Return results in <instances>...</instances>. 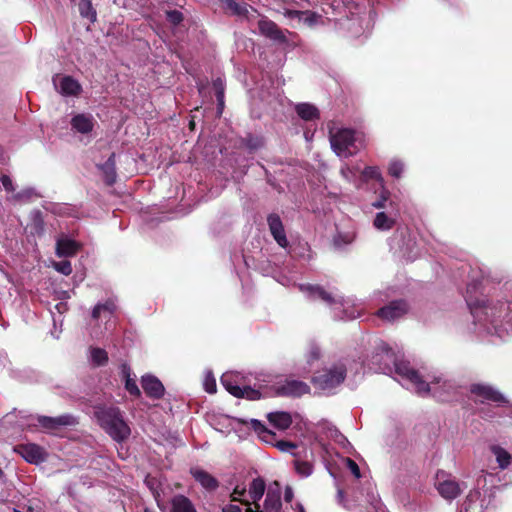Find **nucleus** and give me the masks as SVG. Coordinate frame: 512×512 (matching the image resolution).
<instances>
[{
    "instance_id": "29",
    "label": "nucleus",
    "mask_w": 512,
    "mask_h": 512,
    "mask_svg": "<svg viewBox=\"0 0 512 512\" xmlns=\"http://www.w3.org/2000/svg\"><path fill=\"white\" fill-rule=\"evenodd\" d=\"M172 512H196L192 502L183 495H176L171 501Z\"/></svg>"
},
{
    "instance_id": "63",
    "label": "nucleus",
    "mask_w": 512,
    "mask_h": 512,
    "mask_svg": "<svg viewBox=\"0 0 512 512\" xmlns=\"http://www.w3.org/2000/svg\"><path fill=\"white\" fill-rule=\"evenodd\" d=\"M342 494H343V493H342V491H341V490H339V491H338V496H339V497H342Z\"/></svg>"
},
{
    "instance_id": "55",
    "label": "nucleus",
    "mask_w": 512,
    "mask_h": 512,
    "mask_svg": "<svg viewBox=\"0 0 512 512\" xmlns=\"http://www.w3.org/2000/svg\"><path fill=\"white\" fill-rule=\"evenodd\" d=\"M371 505L374 509V512H388L382 505L381 501L377 499L375 496H372Z\"/></svg>"
},
{
    "instance_id": "45",
    "label": "nucleus",
    "mask_w": 512,
    "mask_h": 512,
    "mask_svg": "<svg viewBox=\"0 0 512 512\" xmlns=\"http://www.w3.org/2000/svg\"><path fill=\"white\" fill-rule=\"evenodd\" d=\"M53 268L63 274V275H70L72 273V265L71 262L68 260L60 261V262H54Z\"/></svg>"
},
{
    "instance_id": "18",
    "label": "nucleus",
    "mask_w": 512,
    "mask_h": 512,
    "mask_svg": "<svg viewBox=\"0 0 512 512\" xmlns=\"http://www.w3.org/2000/svg\"><path fill=\"white\" fill-rule=\"evenodd\" d=\"M141 384L144 392L151 398L160 399L164 395V386L155 376H142Z\"/></svg>"
},
{
    "instance_id": "42",
    "label": "nucleus",
    "mask_w": 512,
    "mask_h": 512,
    "mask_svg": "<svg viewBox=\"0 0 512 512\" xmlns=\"http://www.w3.org/2000/svg\"><path fill=\"white\" fill-rule=\"evenodd\" d=\"M294 467L301 477H308L313 473V465L307 461L295 460Z\"/></svg>"
},
{
    "instance_id": "35",
    "label": "nucleus",
    "mask_w": 512,
    "mask_h": 512,
    "mask_svg": "<svg viewBox=\"0 0 512 512\" xmlns=\"http://www.w3.org/2000/svg\"><path fill=\"white\" fill-rule=\"evenodd\" d=\"M435 487L444 499H448V474L444 470L437 471Z\"/></svg>"
},
{
    "instance_id": "33",
    "label": "nucleus",
    "mask_w": 512,
    "mask_h": 512,
    "mask_svg": "<svg viewBox=\"0 0 512 512\" xmlns=\"http://www.w3.org/2000/svg\"><path fill=\"white\" fill-rule=\"evenodd\" d=\"M78 10L82 18L88 19L91 23L97 20V12L90 0H80Z\"/></svg>"
},
{
    "instance_id": "48",
    "label": "nucleus",
    "mask_w": 512,
    "mask_h": 512,
    "mask_svg": "<svg viewBox=\"0 0 512 512\" xmlns=\"http://www.w3.org/2000/svg\"><path fill=\"white\" fill-rule=\"evenodd\" d=\"M204 389L206 392L212 394L216 392V381L215 378L208 373L204 380Z\"/></svg>"
},
{
    "instance_id": "12",
    "label": "nucleus",
    "mask_w": 512,
    "mask_h": 512,
    "mask_svg": "<svg viewBox=\"0 0 512 512\" xmlns=\"http://www.w3.org/2000/svg\"><path fill=\"white\" fill-rule=\"evenodd\" d=\"M282 507L281 493L278 489H269L266 493L263 505L248 507L245 512H280Z\"/></svg>"
},
{
    "instance_id": "24",
    "label": "nucleus",
    "mask_w": 512,
    "mask_h": 512,
    "mask_svg": "<svg viewBox=\"0 0 512 512\" xmlns=\"http://www.w3.org/2000/svg\"><path fill=\"white\" fill-rule=\"evenodd\" d=\"M145 484L146 486L149 488V490L151 491L156 503H157V506L162 509L163 507V502H164V498H163V491H162V484L161 482L156 478V477H152L150 475H148L146 478H145Z\"/></svg>"
},
{
    "instance_id": "1",
    "label": "nucleus",
    "mask_w": 512,
    "mask_h": 512,
    "mask_svg": "<svg viewBox=\"0 0 512 512\" xmlns=\"http://www.w3.org/2000/svg\"><path fill=\"white\" fill-rule=\"evenodd\" d=\"M371 361L383 373L390 372L393 364L401 385L416 394L420 396L430 395L438 401H446L448 392L446 389L447 381L444 377L433 374L429 375L427 380H424L408 362L397 361L392 349L383 341H380L377 345L376 353L372 356Z\"/></svg>"
},
{
    "instance_id": "34",
    "label": "nucleus",
    "mask_w": 512,
    "mask_h": 512,
    "mask_svg": "<svg viewBox=\"0 0 512 512\" xmlns=\"http://www.w3.org/2000/svg\"><path fill=\"white\" fill-rule=\"evenodd\" d=\"M250 426L258 434V436L265 442H270L272 438L275 436V434L271 430L266 428L265 425L257 419H251Z\"/></svg>"
},
{
    "instance_id": "53",
    "label": "nucleus",
    "mask_w": 512,
    "mask_h": 512,
    "mask_svg": "<svg viewBox=\"0 0 512 512\" xmlns=\"http://www.w3.org/2000/svg\"><path fill=\"white\" fill-rule=\"evenodd\" d=\"M346 461H347V467L349 468L351 473L356 478H360L361 474H360V469H359V466L357 465V463L350 458H348Z\"/></svg>"
},
{
    "instance_id": "6",
    "label": "nucleus",
    "mask_w": 512,
    "mask_h": 512,
    "mask_svg": "<svg viewBox=\"0 0 512 512\" xmlns=\"http://www.w3.org/2000/svg\"><path fill=\"white\" fill-rule=\"evenodd\" d=\"M330 143L333 151L341 158L355 155L364 145L363 136L348 128L340 129L336 133L330 132Z\"/></svg>"
},
{
    "instance_id": "50",
    "label": "nucleus",
    "mask_w": 512,
    "mask_h": 512,
    "mask_svg": "<svg viewBox=\"0 0 512 512\" xmlns=\"http://www.w3.org/2000/svg\"><path fill=\"white\" fill-rule=\"evenodd\" d=\"M275 446L282 452H292L297 447L295 443L284 440L278 441Z\"/></svg>"
},
{
    "instance_id": "2",
    "label": "nucleus",
    "mask_w": 512,
    "mask_h": 512,
    "mask_svg": "<svg viewBox=\"0 0 512 512\" xmlns=\"http://www.w3.org/2000/svg\"><path fill=\"white\" fill-rule=\"evenodd\" d=\"M298 289L310 300L321 301L328 305L333 316L340 320H353L363 314L365 306L355 299H344L337 290L326 289L320 285L298 284Z\"/></svg>"
},
{
    "instance_id": "9",
    "label": "nucleus",
    "mask_w": 512,
    "mask_h": 512,
    "mask_svg": "<svg viewBox=\"0 0 512 512\" xmlns=\"http://www.w3.org/2000/svg\"><path fill=\"white\" fill-rule=\"evenodd\" d=\"M470 392L481 402L506 403L507 400L502 393L494 387L486 384H472Z\"/></svg>"
},
{
    "instance_id": "31",
    "label": "nucleus",
    "mask_w": 512,
    "mask_h": 512,
    "mask_svg": "<svg viewBox=\"0 0 512 512\" xmlns=\"http://www.w3.org/2000/svg\"><path fill=\"white\" fill-rule=\"evenodd\" d=\"M490 449L491 452L495 455L500 469L504 470L511 464L512 456L504 448L501 446L493 445L490 447Z\"/></svg>"
},
{
    "instance_id": "20",
    "label": "nucleus",
    "mask_w": 512,
    "mask_h": 512,
    "mask_svg": "<svg viewBox=\"0 0 512 512\" xmlns=\"http://www.w3.org/2000/svg\"><path fill=\"white\" fill-rule=\"evenodd\" d=\"M79 248H80V246L75 240H73L65 235L59 237L56 240V255L58 257L73 256L77 253Z\"/></svg>"
},
{
    "instance_id": "52",
    "label": "nucleus",
    "mask_w": 512,
    "mask_h": 512,
    "mask_svg": "<svg viewBox=\"0 0 512 512\" xmlns=\"http://www.w3.org/2000/svg\"><path fill=\"white\" fill-rule=\"evenodd\" d=\"M0 181L4 187V189L8 192H13L15 190V187L13 185V182L11 180V178L7 175H3L1 178H0Z\"/></svg>"
},
{
    "instance_id": "23",
    "label": "nucleus",
    "mask_w": 512,
    "mask_h": 512,
    "mask_svg": "<svg viewBox=\"0 0 512 512\" xmlns=\"http://www.w3.org/2000/svg\"><path fill=\"white\" fill-rule=\"evenodd\" d=\"M285 15L291 19H297L308 27L315 26L321 19L320 15L311 11L288 10Z\"/></svg>"
},
{
    "instance_id": "25",
    "label": "nucleus",
    "mask_w": 512,
    "mask_h": 512,
    "mask_svg": "<svg viewBox=\"0 0 512 512\" xmlns=\"http://www.w3.org/2000/svg\"><path fill=\"white\" fill-rule=\"evenodd\" d=\"M269 422L280 430H285L292 424V417L288 412H272L268 414Z\"/></svg>"
},
{
    "instance_id": "62",
    "label": "nucleus",
    "mask_w": 512,
    "mask_h": 512,
    "mask_svg": "<svg viewBox=\"0 0 512 512\" xmlns=\"http://www.w3.org/2000/svg\"><path fill=\"white\" fill-rule=\"evenodd\" d=\"M299 512H305L303 506L299 505Z\"/></svg>"
},
{
    "instance_id": "15",
    "label": "nucleus",
    "mask_w": 512,
    "mask_h": 512,
    "mask_svg": "<svg viewBox=\"0 0 512 512\" xmlns=\"http://www.w3.org/2000/svg\"><path fill=\"white\" fill-rule=\"evenodd\" d=\"M267 223L269 226V231L276 243L281 248L287 249L289 242L286 237L285 229L280 217L277 214H270L267 217Z\"/></svg>"
},
{
    "instance_id": "30",
    "label": "nucleus",
    "mask_w": 512,
    "mask_h": 512,
    "mask_svg": "<svg viewBox=\"0 0 512 512\" xmlns=\"http://www.w3.org/2000/svg\"><path fill=\"white\" fill-rule=\"evenodd\" d=\"M100 169L102 170L105 182L108 185H112L116 180V169H115V154L112 153L110 157L107 159V161L100 166Z\"/></svg>"
},
{
    "instance_id": "56",
    "label": "nucleus",
    "mask_w": 512,
    "mask_h": 512,
    "mask_svg": "<svg viewBox=\"0 0 512 512\" xmlns=\"http://www.w3.org/2000/svg\"><path fill=\"white\" fill-rule=\"evenodd\" d=\"M222 512H242V509L234 504H227L223 506Z\"/></svg>"
},
{
    "instance_id": "44",
    "label": "nucleus",
    "mask_w": 512,
    "mask_h": 512,
    "mask_svg": "<svg viewBox=\"0 0 512 512\" xmlns=\"http://www.w3.org/2000/svg\"><path fill=\"white\" fill-rule=\"evenodd\" d=\"M467 303L472 313H475L477 309L482 308L485 310V315L496 317V314L492 311L493 309L487 305L486 301H477L476 303H472L470 300H467Z\"/></svg>"
},
{
    "instance_id": "37",
    "label": "nucleus",
    "mask_w": 512,
    "mask_h": 512,
    "mask_svg": "<svg viewBox=\"0 0 512 512\" xmlns=\"http://www.w3.org/2000/svg\"><path fill=\"white\" fill-rule=\"evenodd\" d=\"M89 359L94 366H103L108 362V354L102 348L92 347Z\"/></svg>"
},
{
    "instance_id": "54",
    "label": "nucleus",
    "mask_w": 512,
    "mask_h": 512,
    "mask_svg": "<svg viewBox=\"0 0 512 512\" xmlns=\"http://www.w3.org/2000/svg\"><path fill=\"white\" fill-rule=\"evenodd\" d=\"M461 494L459 484L450 480V500L458 497Z\"/></svg>"
},
{
    "instance_id": "27",
    "label": "nucleus",
    "mask_w": 512,
    "mask_h": 512,
    "mask_svg": "<svg viewBox=\"0 0 512 512\" xmlns=\"http://www.w3.org/2000/svg\"><path fill=\"white\" fill-rule=\"evenodd\" d=\"M360 172L359 166H350L348 164H343L340 169V173L342 177L348 182L353 184L355 187H360L361 178L358 176Z\"/></svg>"
},
{
    "instance_id": "26",
    "label": "nucleus",
    "mask_w": 512,
    "mask_h": 512,
    "mask_svg": "<svg viewBox=\"0 0 512 512\" xmlns=\"http://www.w3.org/2000/svg\"><path fill=\"white\" fill-rule=\"evenodd\" d=\"M265 492V482L260 479H254L250 485L248 490V499L251 500V505L253 504L256 507V504H259L258 501L262 498Z\"/></svg>"
},
{
    "instance_id": "47",
    "label": "nucleus",
    "mask_w": 512,
    "mask_h": 512,
    "mask_svg": "<svg viewBox=\"0 0 512 512\" xmlns=\"http://www.w3.org/2000/svg\"><path fill=\"white\" fill-rule=\"evenodd\" d=\"M125 380V389L133 396H140V390L135 382V380L131 378H126Z\"/></svg>"
},
{
    "instance_id": "57",
    "label": "nucleus",
    "mask_w": 512,
    "mask_h": 512,
    "mask_svg": "<svg viewBox=\"0 0 512 512\" xmlns=\"http://www.w3.org/2000/svg\"><path fill=\"white\" fill-rule=\"evenodd\" d=\"M121 374L124 379L131 378V374H132L131 369H130L129 365H127L126 363H123L121 365Z\"/></svg>"
},
{
    "instance_id": "13",
    "label": "nucleus",
    "mask_w": 512,
    "mask_h": 512,
    "mask_svg": "<svg viewBox=\"0 0 512 512\" xmlns=\"http://www.w3.org/2000/svg\"><path fill=\"white\" fill-rule=\"evenodd\" d=\"M408 312V304L404 300H396L377 311V316L386 321H394Z\"/></svg>"
},
{
    "instance_id": "7",
    "label": "nucleus",
    "mask_w": 512,
    "mask_h": 512,
    "mask_svg": "<svg viewBox=\"0 0 512 512\" xmlns=\"http://www.w3.org/2000/svg\"><path fill=\"white\" fill-rule=\"evenodd\" d=\"M221 384L233 396L248 400H258L261 392L246 384L245 377L239 372H226L221 376Z\"/></svg>"
},
{
    "instance_id": "49",
    "label": "nucleus",
    "mask_w": 512,
    "mask_h": 512,
    "mask_svg": "<svg viewBox=\"0 0 512 512\" xmlns=\"http://www.w3.org/2000/svg\"><path fill=\"white\" fill-rule=\"evenodd\" d=\"M167 19L174 25L179 24L183 20V14L178 10H170L166 13Z\"/></svg>"
},
{
    "instance_id": "14",
    "label": "nucleus",
    "mask_w": 512,
    "mask_h": 512,
    "mask_svg": "<svg viewBox=\"0 0 512 512\" xmlns=\"http://www.w3.org/2000/svg\"><path fill=\"white\" fill-rule=\"evenodd\" d=\"M96 124V121L90 113H76L71 117L70 126L74 133L89 135Z\"/></svg>"
},
{
    "instance_id": "36",
    "label": "nucleus",
    "mask_w": 512,
    "mask_h": 512,
    "mask_svg": "<svg viewBox=\"0 0 512 512\" xmlns=\"http://www.w3.org/2000/svg\"><path fill=\"white\" fill-rule=\"evenodd\" d=\"M296 112L304 120H313L318 117V109L311 104L301 103L296 106Z\"/></svg>"
},
{
    "instance_id": "43",
    "label": "nucleus",
    "mask_w": 512,
    "mask_h": 512,
    "mask_svg": "<svg viewBox=\"0 0 512 512\" xmlns=\"http://www.w3.org/2000/svg\"><path fill=\"white\" fill-rule=\"evenodd\" d=\"M404 171V163L400 160L394 159L389 163L388 173L394 178H400Z\"/></svg>"
},
{
    "instance_id": "5",
    "label": "nucleus",
    "mask_w": 512,
    "mask_h": 512,
    "mask_svg": "<svg viewBox=\"0 0 512 512\" xmlns=\"http://www.w3.org/2000/svg\"><path fill=\"white\" fill-rule=\"evenodd\" d=\"M94 416L100 426L117 442L130 435V428L117 407L99 405L94 408Z\"/></svg>"
},
{
    "instance_id": "58",
    "label": "nucleus",
    "mask_w": 512,
    "mask_h": 512,
    "mask_svg": "<svg viewBox=\"0 0 512 512\" xmlns=\"http://www.w3.org/2000/svg\"><path fill=\"white\" fill-rule=\"evenodd\" d=\"M55 309L59 314H63L68 310V306L66 302H59L55 305Z\"/></svg>"
},
{
    "instance_id": "61",
    "label": "nucleus",
    "mask_w": 512,
    "mask_h": 512,
    "mask_svg": "<svg viewBox=\"0 0 512 512\" xmlns=\"http://www.w3.org/2000/svg\"><path fill=\"white\" fill-rule=\"evenodd\" d=\"M143 512H155V511L146 507Z\"/></svg>"
},
{
    "instance_id": "60",
    "label": "nucleus",
    "mask_w": 512,
    "mask_h": 512,
    "mask_svg": "<svg viewBox=\"0 0 512 512\" xmlns=\"http://www.w3.org/2000/svg\"><path fill=\"white\" fill-rule=\"evenodd\" d=\"M470 497H471V495H469L467 497L466 501L463 503V507L460 512H469L471 505H472V501H471Z\"/></svg>"
},
{
    "instance_id": "22",
    "label": "nucleus",
    "mask_w": 512,
    "mask_h": 512,
    "mask_svg": "<svg viewBox=\"0 0 512 512\" xmlns=\"http://www.w3.org/2000/svg\"><path fill=\"white\" fill-rule=\"evenodd\" d=\"M306 366L303 368L304 373H309L314 364L322 357V351L318 343L311 341L308 343L305 354Z\"/></svg>"
},
{
    "instance_id": "59",
    "label": "nucleus",
    "mask_w": 512,
    "mask_h": 512,
    "mask_svg": "<svg viewBox=\"0 0 512 512\" xmlns=\"http://www.w3.org/2000/svg\"><path fill=\"white\" fill-rule=\"evenodd\" d=\"M293 496H294V494H293V490H292V488H291V487H289V486H287V487L285 488V492H284V499H285V501H286V502H290V501H292Z\"/></svg>"
},
{
    "instance_id": "32",
    "label": "nucleus",
    "mask_w": 512,
    "mask_h": 512,
    "mask_svg": "<svg viewBox=\"0 0 512 512\" xmlns=\"http://www.w3.org/2000/svg\"><path fill=\"white\" fill-rule=\"evenodd\" d=\"M366 27L364 28L363 27V19L361 18H351L348 20L347 22V29L350 31L351 35L353 37H359L361 36L362 34H364V32L366 30H370V21L369 20H366Z\"/></svg>"
},
{
    "instance_id": "41",
    "label": "nucleus",
    "mask_w": 512,
    "mask_h": 512,
    "mask_svg": "<svg viewBox=\"0 0 512 512\" xmlns=\"http://www.w3.org/2000/svg\"><path fill=\"white\" fill-rule=\"evenodd\" d=\"M231 497L233 501H240L242 504L246 506V508L252 507L251 502L248 499V492L246 491V488L244 486L237 485L234 488Z\"/></svg>"
},
{
    "instance_id": "8",
    "label": "nucleus",
    "mask_w": 512,
    "mask_h": 512,
    "mask_svg": "<svg viewBox=\"0 0 512 512\" xmlns=\"http://www.w3.org/2000/svg\"><path fill=\"white\" fill-rule=\"evenodd\" d=\"M399 217L398 206L394 202H390L389 209L376 213L373 226L379 231H389L397 223Z\"/></svg>"
},
{
    "instance_id": "40",
    "label": "nucleus",
    "mask_w": 512,
    "mask_h": 512,
    "mask_svg": "<svg viewBox=\"0 0 512 512\" xmlns=\"http://www.w3.org/2000/svg\"><path fill=\"white\" fill-rule=\"evenodd\" d=\"M213 89L216 94V98L218 101V112L222 113L223 107H224V91L225 86L223 80L218 77L213 81Z\"/></svg>"
},
{
    "instance_id": "19",
    "label": "nucleus",
    "mask_w": 512,
    "mask_h": 512,
    "mask_svg": "<svg viewBox=\"0 0 512 512\" xmlns=\"http://www.w3.org/2000/svg\"><path fill=\"white\" fill-rule=\"evenodd\" d=\"M190 473L193 478L206 490L214 491L218 488V481L215 477H213L207 471L199 468L193 467L190 469Z\"/></svg>"
},
{
    "instance_id": "46",
    "label": "nucleus",
    "mask_w": 512,
    "mask_h": 512,
    "mask_svg": "<svg viewBox=\"0 0 512 512\" xmlns=\"http://www.w3.org/2000/svg\"><path fill=\"white\" fill-rule=\"evenodd\" d=\"M354 240V235L352 233H338V235L334 238V243L336 246L341 247L342 245H347L352 243Z\"/></svg>"
},
{
    "instance_id": "38",
    "label": "nucleus",
    "mask_w": 512,
    "mask_h": 512,
    "mask_svg": "<svg viewBox=\"0 0 512 512\" xmlns=\"http://www.w3.org/2000/svg\"><path fill=\"white\" fill-rule=\"evenodd\" d=\"M381 188L382 189H381L380 195H379L378 199H376L374 202H372V206L376 209L388 210L390 202H393L391 200V193L389 190H387L384 187V185L381 186Z\"/></svg>"
},
{
    "instance_id": "11",
    "label": "nucleus",
    "mask_w": 512,
    "mask_h": 512,
    "mask_svg": "<svg viewBox=\"0 0 512 512\" xmlns=\"http://www.w3.org/2000/svg\"><path fill=\"white\" fill-rule=\"evenodd\" d=\"M14 450L28 463L39 464L45 461L46 452L37 444L27 443L17 445Z\"/></svg>"
},
{
    "instance_id": "17",
    "label": "nucleus",
    "mask_w": 512,
    "mask_h": 512,
    "mask_svg": "<svg viewBox=\"0 0 512 512\" xmlns=\"http://www.w3.org/2000/svg\"><path fill=\"white\" fill-rule=\"evenodd\" d=\"M278 392L283 396L300 397L310 392L307 383L300 380H286L279 388Z\"/></svg>"
},
{
    "instance_id": "3",
    "label": "nucleus",
    "mask_w": 512,
    "mask_h": 512,
    "mask_svg": "<svg viewBox=\"0 0 512 512\" xmlns=\"http://www.w3.org/2000/svg\"><path fill=\"white\" fill-rule=\"evenodd\" d=\"M20 414L17 421H15L17 416L14 413L7 414L2 419V425L6 427L16 423L21 430L33 431L37 427H41L46 431H55L60 427L75 426L78 424L77 418L71 414H63L57 417L34 416L24 414L23 412H20Z\"/></svg>"
},
{
    "instance_id": "10",
    "label": "nucleus",
    "mask_w": 512,
    "mask_h": 512,
    "mask_svg": "<svg viewBox=\"0 0 512 512\" xmlns=\"http://www.w3.org/2000/svg\"><path fill=\"white\" fill-rule=\"evenodd\" d=\"M52 81L55 89L63 96H77L82 90L80 83L68 75L57 74Z\"/></svg>"
},
{
    "instance_id": "39",
    "label": "nucleus",
    "mask_w": 512,
    "mask_h": 512,
    "mask_svg": "<svg viewBox=\"0 0 512 512\" xmlns=\"http://www.w3.org/2000/svg\"><path fill=\"white\" fill-rule=\"evenodd\" d=\"M361 174H362V178L365 181L373 179V180H376L380 184V186L384 185V179L381 175L379 168L376 166L365 167Z\"/></svg>"
},
{
    "instance_id": "16",
    "label": "nucleus",
    "mask_w": 512,
    "mask_h": 512,
    "mask_svg": "<svg viewBox=\"0 0 512 512\" xmlns=\"http://www.w3.org/2000/svg\"><path fill=\"white\" fill-rule=\"evenodd\" d=\"M258 28L262 35L275 42L284 43L287 41L285 33L277 26L276 23L267 18L259 20Z\"/></svg>"
},
{
    "instance_id": "51",
    "label": "nucleus",
    "mask_w": 512,
    "mask_h": 512,
    "mask_svg": "<svg viewBox=\"0 0 512 512\" xmlns=\"http://www.w3.org/2000/svg\"><path fill=\"white\" fill-rule=\"evenodd\" d=\"M35 195V191L32 188L25 189L16 195H14V198L16 200H29Z\"/></svg>"
},
{
    "instance_id": "4",
    "label": "nucleus",
    "mask_w": 512,
    "mask_h": 512,
    "mask_svg": "<svg viewBox=\"0 0 512 512\" xmlns=\"http://www.w3.org/2000/svg\"><path fill=\"white\" fill-rule=\"evenodd\" d=\"M350 360L348 358H339L326 363L321 369L317 370L311 382L315 389L324 394H332L345 380Z\"/></svg>"
},
{
    "instance_id": "21",
    "label": "nucleus",
    "mask_w": 512,
    "mask_h": 512,
    "mask_svg": "<svg viewBox=\"0 0 512 512\" xmlns=\"http://www.w3.org/2000/svg\"><path fill=\"white\" fill-rule=\"evenodd\" d=\"M225 12L232 16L240 18L247 17L251 6L246 2H237L236 0H218Z\"/></svg>"
},
{
    "instance_id": "28",
    "label": "nucleus",
    "mask_w": 512,
    "mask_h": 512,
    "mask_svg": "<svg viewBox=\"0 0 512 512\" xmlns=\"http://www.w3.org/2000/svg\"><path fill=\"white\" fill-rule=\"evenodd\" d=\"M115 310L116 305L112 300H108L105 303H98L92 310V318L95 320L101 317L110 318Z\"/></svg>"
}]
</instances>
